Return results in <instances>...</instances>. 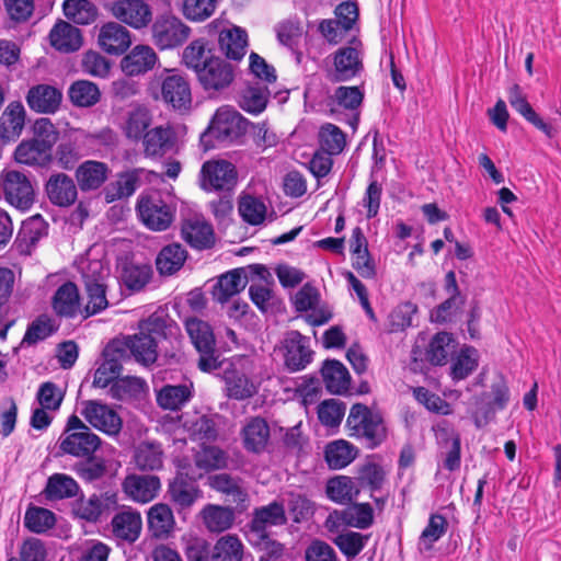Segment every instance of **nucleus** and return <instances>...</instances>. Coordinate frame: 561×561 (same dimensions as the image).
<instances>
[{"instance_id": "nucleus-1", "label": "nucleus", "mask_w": 561, "mask_h": 561, "mask_svg": "<svg viewBox=\"0 0 561 561\" xmlns=\"http://www.w3.org/2000/svg\"><path fill=\"white\" fill-rule=\"evenodd\" d=\"M168 318L163 313L154 312L139 323V331L128 335L121 343L124 352H130L135 359L144 365L153 364L158 357V342L165 336Z\"/></svg>"}, {"instance_id": "nucleus-2", "label": "nucleus", "mask_w": 561, "mask_h": 561, "mask_svg": "<svg viewBox=\"0 0 561 561\" xmlns=\"http://www.w3.org/2000/svg\"><path fill=\"white\" fill-rule=\"evenodd\" d=\"M248 121L234 108H218L208 126L202 134L201 142L205 149L219 145H230L240 139L247 131Z\"/></svg>"}, {"instance_id": "nucleus-3", "label": "nucleus", "mask_w": 561, "mask_h": 561, "mask_svg": "<svg viewBox=\"0 0 561 561\" xmlns=\"http://www.w3.org/2000/svg\"><path fill=\"white\" fill-rule=\"evenodd\" d=\"M346 426L350 431V436L363 439L368 448L377 447L387 436V430L381 415L360 403H356L351 408Z\"/></svg>"}, {"instance_id": "nucleus-4", "label": "nucleus", "mask_w": 561, "mask_h": 561, "mask_svg": "<svg viewBox=\"0 0 561 561\" xmlns=\"http://www.w3.org/2000/svg\"><path fill=\"white\" fill-rule=\"evenodd\" d=\"M101 446V438L83 421L72 414L60 437V449L77 458L90 459Z\"/></svg>"}, {"instance_id": "nucleus-5", "label": "nucleus", "mask_w": 561, "mask_h": 561, "mask_svg": "<svg viewBox=\"0 0 561 561\" xmlns=\"http://www.w3.org/2000/svg\"><path fill=\"white\" fill-rule=\"evenodd\" d=\"M186 332L199 354L198 368L210 373L221 366L219 354L216 351V339L210 324L198 318L185 321Z\"/></svg>"}, {"instance_id": "nucleus-6", "label": "nucleus", "mask_w": 561, "mask_h": 561, "mask_svg": "<svg viewBox=\"0 0 561 561\" xmlns=\"http://www.w3.org/2000/svg\"><path fill=\"white\" fill-rule=\"evenodd\" d=\"M149 25L151 43L160 50L181 47L191 35V27L172 13L158 14Z\"/></svg>"}, {"instance_id": "nucleus-7", "label": "nucleus", "mask_w": 561, "mask_h": 561, "mask_svg": "<svg viewBox=\"0 0 561 561\" xmlns=\"http://www.w3.org/2000/svg\"><path fill=\"white\" fill-rule=\"evenodd\" d=\"M238 183V171L230 161L211 159L203 163L199 186L205 192H232Z\"/></svg>"}, {"instance_id": "nucleus-8", "label": "nucleus", "mask_w": 561, "mask_h": 561, "mask_svg": "<svg viewBox=\"0 0 561 561\" xmlns=\"http://www.w3.org/2000/svg\"><path fill=\"white\" fill-rule=\"evenodd\" d=\"M137 210L144 225L153 231L167 230L175 217V207L158 193L141 196Z\"/></svg>"}, {"instance_id": "nucleus-9", "label": "nucleus", "mask_w": 561, "mask_h": 561, "mask_svg": "<svg viewBox=\"0 0 561 561\" xmlns=\"http://www.w3.org/2000/svg\"><path fill=\"white\" fill-rule=\"evenodd\" d=\"M363 70L360 50L353 46L341 47L332 54V66L328 69L327 78L331 82L350 81Z\"/></svg>"}, {"instance_id": "nucleus-10", "label": "nucleus", "mask_w": 561, "mask_h": 561, "mask_svg": "<svg viewBox=\"0 0 561 561\" xmlns=\"http://www.w3.org/2000/svg\"><path fill=\"white\" fill-rule=\"evenodd\" d=\"M80 413L91 426L107 435H117L122 430L123 422L117 412L99 400L82 401Z\"/></svg>"}, {"instance_id": "nucleus-11", "label": "nucleus", "mask_w": 561, "mask_h": 561, "mask_svg": "<svg viewBox=\"0 0 561 561\" xmlns=\"http://www.w3.org/2000/svg\"><path fill=\"white\" fill-rule=\"evenodd\" d=\"M373 523L374 510L371 505L369 503H355L343 510L331 512L325 520V526L330 531L337 530L340 527L367 529Z\"/></svg>"}, {"instance_id": "nucleus-12", "label": "nucleus", "mask_w": 561, "mask_h": 561, "mask_svg": "<svg viewBox=\"0 0 561 561\" xmlns=\"http://www.w3.org/2000/svg\"><path fill=\"white\" fill-rule=\"evenodd\" d=\"M1 191L12 206L25 210L34 203V190L26 175L19 171H8L1 175Z\"/></svg>"}, {"instance_id": "nucleus-13", "label": "nucleus", "mask_w": 561, "mask_h": 561, "mask_svg": "<svg viewBox=\"0 0 561 561\" xmlns=\"http://www.w3.org/2000/svg\"><path fill=\"white\" fill-rule=\"evenodd\" d=\"M161 80L162 100L174 110L183 111L192 104V93L187 79L175 70L164 69Z\"/></svg>"}, {"instance_id": "nucleus-14", "label": "nucleus", "mask_w": 561, "mask_h": 561, "mask_svg": "<svg viewBox=\"0 0 561 561\" xmlns=\"http://www.w3.org/2000/svg\"><path fill=\"white\" fill-rule=\"evenodd\" d=\"M111 13L135 30L146 28L152 21L151 7L145 0H116L111 7Z\"/></svg>"}, {"instance_id": "nucleus-15", "label": "nucleus", "mask_w": 561, "mask_h": 561, "mask_svg": "<svg viewBox=\"0 0 561 561\" xmlns=\"http://www.w3.org/2000/svg\"><path fill=\"white\" fill-rule=\"evenodd\" d=\"M201 85L207 92H217L226 89L233 80L231 65L220 57L208 60L204 67L195 72Z\"/></svg>"}, {"instance_id": "nucleus-16", "label": "nucleus", "mask_w": 561, "mask_h": 561, "mask_svg": "<svg viewBox=\"0 0 561 561\" xmlns=\"http://www.w3.org/2000/svg\"><path fill=\"white\" fill-rule=\"evenodd\" d=\"M156 173L141 168L133 169L118 174L115 182L105 186L103 194L107 203L128 198L141 185L144 180L150 181Z\"/></svg>"}, {"instance_id": "nucleus-17", "label": "nucleus", "mask_w": 561, "mask_h": 561, "mask_svg": "<svg viewBox=\"0 0 561 561\" xmlns=\"http://www.w3.org/2000/svg\"><path fill=\"white\" fill-rule=\"evenodd\" d=\"M45 192L49 202L58 207H69L78 199V184L64 172L50 174L45 184Z\"/></svg>"}, {"instance_id": "nucleus-18", "label": "nucleus", "mask_w": 561, "mask_h": 561, "mask_svg": "<svg viewBox=\"0 0 561 561\" xmlns=\"http://www.w3.org/2000/svg\"><path fill=\"white\" fill-rule=\"evenodd\" d=\"M100 48L108 55H123L131 45V34L117 22L103 24L98 34Z\"/></svg>"}, {"instance_id": "nucleus-19", "label": "nucleus", "mask_w": 561, "mask_h": 561, "mask_svg": "<svg viewBox=\"0 0 561 561\" xmlns=\"http://www.w3.org/2000/svg\"><path fill=\"white\" fill-rule=\"evenodd\" d=\"M25 100L32 111L54 114L60 107L62 92L54 85L41 83L28 89Z\"/></svg>"}, {"instance_id": "nucleus-20", "label": "nucleus", "mask_w": 561, "mask_h": 561, "mask_svg": "<svg viewBox=\"0 0 561 561\" xmlns=\"http://www.w3.org/2000/svg\"><path fill=\"white\" fill-rule=\"evenodd\" d=\"M51 308L59 317L68 319L82 317L83 306L77 285L72 282L60 285L51 297Z\"/></svg>"}, {"instance_id": "nucleus-21", "label": "nucleus", "mask_w": 561, "mask_h": 561, "mask_svg": "<svg viewBox=\"0 0 561 561\" xmlns=\"http://www.w3.org/2000/svg\"><path fill=\"white\" fill-rule=\"evenodd\" d=\"M285 363L294 371L304 369L312 357L309 348V339L298 331H290L284 340Z\"/></svg>"}, {"instance_id": "nucleus-22", "label": "nucleus", "mask_w": 561, "mask_h": 561, "mask_svg": "<svg viewBox=\"0 0 561 561\" xmlns=\"http://www.w3.org/2000/svg\"><path fill=\"white\" fill-rule=\"evenodd\" d=\"M286 523L287 516L284 503L273 501L267 505L254 510L250 527L253 533L264 539L268 528L283 526Z\"/></svg>"}, {"instance_id": "nucleus-23", "label": "nucleus", "mask_w": 561, "mask_h": 561, "mask_svg": "<svg viewBox=\"0 0 561 561\" xmlns=\"http://www.w3.org/2000/svg\"><path fill=\"white\" fill-rule=\"evenodd\" d=\"M158 62V55L148 45H136L121 60V69L128 77H137L152 70Z\"/></svg>"}, {"instance_id": "nucleus-24", "label": "nucleus", "mask_w": 561, "mask_h": 561, "mask_svg": "<svg viewBox=\"0 0 561 561\" xmlns=\"http://www.w3.org/2000/svg\"><path fill=\"white\" fill-rule=\"evenodd\" d=\"M160 479L154 474H130L123 482L124 492L133 501L148 503L159 493Z\"/></svg>"}, {"instance_id": "nucleus-25", "label": "nucleus", "mask_w": 561, "mask_h": 561, "mask_svg": "<svg viewBox=\"0 0 561 561\" xmlns=\"http://www.w3.org/2000/svg\"><path fill=\"white\" fill-rule=\"evenodd\" d=\"M110 173L111 169L105 162L87 160L78 165L75 178L82 192H92L103 186Z\"/></svg>"}, {"instance_id": "nucleus-26", "label": "nucleus", "mask_w": 561, "mask_h": 561, "mask_svg": "<svg viewBox=\"0 0 561 561\" xmlns=\"http://www.w3.org/2000/svg\"><path fill=\"white\" fill-rule=\"evenodd\" d=\"M511 106L520 114L534 127L542 131L548 138H553L558 130L551 124L546 123L533 108L526 95L518 84H514L508 91Z\"/></svg>"}, {"instance_id": "nucleus-27", "label": "nucleus", "mask_w": 561, "mask_h": 561, "mask_svg": "<svg viewBox=\"0 0 561 561\" xmlns=\"http://www.w3.org/2000/svg\"><path fill=\"white\" fill-rule=\"evenodd\" d=\"M270 436V426L267 422L260 416H253L247 420L241 430L243 447L247 451L253 454H261L266 449Z\"/></svg>"}, {"instance_id": "nucleus-28", "label": "nucleus", "mask_w": 561, "mask_h": 561, "mask_svg": "<svg viewBox=\"0 0 561 561\" xmlns=\"http://www.w3.org/2000/svg\"><path fill=\"white\" fill-rule=\"evenodd\" d=\"M152 124L150 110L141 104L131 106L125 114L121 125L125 137L131 141H140Z\"/></svg>"}, {"instance_id": "nucleus-29", "label": "nucleus", "mask_w": 561, "mask_h": 561, "mask_svg": "<svg viewBox=\"0 0 561 561\" xmlns=\"http://www.w3.org/2000/svg\"><path fill=\"white\" fill-rule=\"evenodd\" d=\"M174 130L170 126H157L147 130L141 139L146 157H162L174 146Z\"/></svg>"}, {"instance_id": "nucleus-30", "label": "nucleus", "mask_w": 561, "mask_h": 561, "mask_svg": "<svg viewBox=\"0 0 561 561\" xmlns=\"http://www.w3.org/2000/svg\"><path fill=\"white\" fill-rule=\"evenodd\" d=\"M47 228L48 225L41 215L23 221L15 240L19 251L30 254L36 243L47 234Z\"/></svg>"}, {"instance_id": "nucleus-31", "label": "nucleus", "mask_w": 561, "mask_h": 561, "mask_svg": "<svg viewBox=\"0 0 561 561\" xmlns=\"http://www.w3.org/2000/svg\"><path fill=\"white\" fill-rule=\"evenodd\" d=\"M50 45L64 53L78 50L82 46V35L78 27L66 21H59L49 32Z\"/></svg>"}, {"instance_id": "nucleus-32", "label": "nucleus", "mask_w": 561, "mask_h": 561, "mask_svg": "<svg viewBox=\"0 0 561 561\" xmlns=\"http://www.w3.org/2000/svg\"><path fill=\"white\" fill-rule=\"evenodd\" d=\"M111 525L112 533L117 539L131 543L139 538L142 520L138 512L128 510L117 513Z\"/></svg>"}, {"instance_id": "nucleus-33", "label": "nucleus", "mask_w": 561, "mask_h": 561, "mask_svg": "<svg viewBox=\"0 0 561 561\" xmlns=\"http://www.w3.org/2000/svg\"><path fill=\"white\" fill-rule=\"evenodd\" d=\"M327 390L334 394H345L351 387V376L347 368L336 359H328L321 369Z\"/></svg>"}, {"instance_id": "nucleus-34", "label": "nucleus", "mask_w": 561, "mask_h": 561, "mask_svg": "<svg viewBox=\"0 0 561 561\" xmlns=\"http://www.w3.org/2000/svg\"><path fill=\"white\" fill-rule=\"evenodd\" d=\"M148 528L154 538L167 539L175 528L173 512L169 505L158 503L151 506L147 514Z\"/></svg>"}, {"instance_id": "nucleus-35", "label": "nucleus", "mask_w": 561, "mask_h": 561, "mask_svg": "<svg viewBox=\"0 0 561 561\" xmlns=\"http://www.w3.org/2000/svg\"><path fill=\"white\" fill-rule=\"evenodd\" d=\"M25 123V108L19 101L9 103L0 118V137L12 141L20 137Z\"/></svg>"}, {"instance_id": "nucleus-36", "label": "nucleus", "mask_w": 561, "mask_h": 561, "mask_svg": "<svg viewBox=\"0 0 561 561\" xmlns=\"http://www.w3.org/2000/svg\"><path fill=\"white\" fill-rule=\"evenodd\" d=\"M14 157L19 163L27 165L46 167L53 161L51 149L37 139L22 141Z\"/></svg>"}, {"instance_id": "nucleus-37", "label": "nucleus", "mask_w": 561, "mask_h": 561, "mask_svg": "<svg viewBox=\"0 0 561 561\" xmlns=\"http://www.w3.org/2000/svg\"><path fill=\"white\" fill-rule=\"evenodd\" d=\"M248 284V276L243 268H236L221 275L214 288L215 300L220 304L227 302L231 297L242 291Z\"/></svg>"}, {"instance_id": "nucleus-38", "label": "nucleus", "mask_w": 561, "mask_h": 561, "mask_svg": "<svg viewBox=\"0 0 561 561\" xmlns=\"http://www.w3.org/2000/svg\"><path fill=\"white\" fill-rule=\"evenodd\" d=\"M194 393L193 383L167 385L157 393V402L164 410L176 411L184 407Z\"/></svg>"}, {"instance_id": "nucleus-39", "label": "nucleus", "mask_w": 561, "mask_h": 561, "mask_svg": "<svg viewBox=\"0 0 561 561\" xmlns=\"http://www.w3.org/2000/svg\"><path fill=\"white\" fill-rule=\"evenodd\" d=\"M183 239L195 249H207L214 244L213 227L204 220L187 219L182 225Z\"/></svg>"}, {"instance_id": "nucleus-40", "label": "nucleus", "mask_w": 561, "mask_h": 561, "mask_svg": "<svg viewBox=\"0 0 561 561\" xmlns=\"http://www.w3.org/2000/svg\"><path fill=\"white\" fill-rule=\"evenodd\" d=\"M186 259L187 252L180 243L168 244L157 255V271L163 276L173 275L183 267Z\"/></svg>"}, {"instance_id": "nucleus-41", "label": "nucleus", "mask_w": 561, "mask_h": 561, "mask_svg": "<svg viewBox=\"0 0 561 561\" xmlns=\"http://www.w3.org/2000/svg\"><path fill=\"white\" fill-rule=\"evenodd\" d=\"M218 42L221 53L229 59L240 60L245 55L248 35L241 27L233 26L221 31Z\"/></svg>"}, {"instance_id": "nucleus-42", "label": "nucleus", "mask_w": 561, "mask_h": 561, "mask_svg": "<svg viewBox=\"0 0 561 561\" xmlns=\"http://www.w3.org/2000/svg\"><path fill=\"white\" fill-rule=\"evenodd\" d=\"M360 489L356 481L347 476H336L327 482L328 497L337 504H348L358 496Z\"/></svg>"}, {"instance_id": "nucleus-43", "label": "nucleus", "mask_w": 561, "mask_h": 561, "mask_svg": "<svg viewBox=\"0 0 561 561\" xmlns=\"http://www.w3.org/2000/svg\"><path fill=\"white\" fill-rule=\"evenodd\" d=\"M203 523L210 533L228 530L234 522V511L215 504H207L201 512Z\"/></svg>"}, {"instance_id": "nucleus-44", "label": "nucleus", "mask_w": 561, "mask_h": 561, "mask_svg": "<svg viewBox=\"0 0 561 561\" xmlns=\"http://www.w3.org/2000/svg\"><path fill=\"white\" fill-rule=\"evenodd\" d=\"M244 546L237 535L221 536L210 551V561H242Z\"/></svg>"}, {"instance_id": "nucleus-45", "label": "nucleus", "mask_w": 561, "mask_h": 561, "mask_svg": "<svg viewBox=\"0 0 561 561\" xmlns=\"http://www.w3.org/2000/svg\"><path fill=\"white\" fill-rule=\"evenodd\" d=\"M209 485L217 492L225 494L232 503L241 504L248 500V493L241 485V480L227 473L209 477Z\"/></svg>"}, {"instance_id": "nucleus-46", "label": "nucleus", "mask_w": 561, "mask_h": 561, "mask_svg": "<svg viewBox=\"0 0 561 561\" xmlns=\"http://www.w3.org/2000/svg\"><path fill=\"white\" fill-rule=\"evenodd\" d=\"M357 456V449L346 440L339 439L327 445L324 457L331 469H342L348 466Z\"/></svg>"}, {"instance_id": "nucleus-47", "label": "nucleus", "mask_w": 561, "mask_h": 561, "mask_svg": "<svg viewBox=\"0 0 561 561\" xmlns=\"http://www.w3.org/2000/svg\"><path fill=\"white\" fill-rule=\"evenodd\" d=\"M71 103L78 107H91L101 99L99 87L88 80L75 81L68 90Z\"/></svg>"}, {"instance_id": "nucleus-48", "label": "nucleus", "mask_w": 561, "mask_h": 561, "mask_svg": "<svg viewBox=\"0 0 561 561\" xmlns=\"http://www.w3.org/2000/svg\"><path fill=\"white\" fill-rule=\"evenodd\" d=\"M62 10L68 20L80 25L91 24L98 18V8L90 0H66Z\"/></svg>"}, {"instance_id": "nucleus-49", "label": "nucleus", "mask_w": 561, "mask_h": 561, "mask_svg": "<svg viewBox=\"0 0 561 561\" xmlns=\"http://www.w3.org/2000/svg\"><path fill=\"white\" fill-rule=\"evenodd\" d=\"M238 210L247 224L259 226L265 220L267 208L261 198L251 194H242L239 197Z\"/></svg>"}, {"instance_id": "nucleus-50", "label": "nucleus", "mask_w": 561, "mask_h": 561, "mask_svg": "<svg viewBox=\"0 0 561 561\" xmlns=\"http://www.w3.org/2000/svg\"><path fill=\"white\" fill-rule=\"evenodd\" d=\"M151 277L152 268L149 264L126 263L121 274L122 283L131 291L144 289Z\"/></svg>"}, {"instance_id": "nucleus-51", "label": "nucleus", "mask_w": 561, "mask_h": 561, "mask_svg": "<svg viewBox=\"0 0 561 561\" xmlns=\"http://www.w3.org/2000/svg\"><path fill=\"white\" fill-rule=\"evenodd\" d=\"M113 496L92 495L82 499L76 507V514L88 522H96L101 515L114 504Z\"/></svg>"}, {"instance_id": "nucleus-52", "label": "nucleus", "mask_w": 561, "mask_h": 561, "mask_svg": "<svg viewBox=\"0 0 561 561\" xmlns=\"http://www.w3.org/2000/svg\"><path fill=\"white\" fill-rule=\"evenodd\" d=\"M78 490L75 479L64 473H55L48 478L45 494L49 500H61L77 495Z\"/></svg>"}, {"instance_id": "nucleus-53", "label": "nucleus", "mask_w": 561, "mask_h": 561, "mask_svg": "<svg viewBox=\"0 0 561 561\" xmlns=\"http://www.w3.org/2000/svg\"><path fill=\"white\" fill-rule=\"evenodd\" d=\"M215 56L211 54V49L208 47V43L204 38H198L191 42L187 45L182 54L183 64L197 72L198 68L201 69L208 62V60L214 59Z\"/></svg>"}, {"instance_id": "nucleus-54", "label": "nucleus", "mask_w": 561, "mask_h": 561, "mask_svg": "<svg viewBox=\"0 0 561 561\" xmlns=\"http://www.w3.org/2000/svg\"><path fill=\"white\" fill-rule=\"evenodd\" d=\"M103 356L102 365L106 366V373L115 382L119 379L122 364L125 360H129L130 355L124 352V344L121 343V340H113L104 348Z\"/></svg>"}, {"instance_id": "nucleus-55", "label": "nucleus", "mask_w": 561, "mask_h": 561, "mask_svg": "<svg viewBox=\"0 0 561 561\" xmlns=\"http://www.w3.org/2000/svg\"><path fill=\"white\" fill-rule=\"evenodd\" d=\"M103 356L102 365L106 366V373L115 382L119 379L122 364L125 360H129L130 355L124 352V344L121 343V340H113L104 348Z\"/></svg>"}, {"instance_id": "nucleus-56", "label": "nucleus", "mask_w": 561, "mask_h": 561, "mask_svg": "<svg viewBox=\"0 0 561 561\" xmlns=\"http://www.w3.org/2000/svg\"><path fill=\"white\" fill-rule=\"evenodd\" d=\"M103 356L102 365L106 366V373L115 382L119 379L122 364L125 360H129L130 355L124 352V344L121 343V340H113L104 348Z\"/></svg>"}, {"instance_id": "nucleus-57", "label": "nucleus", "mask_w": 561, "mask_h": 561, "mask_svg": "<svg viewBox=\"0 0 561 561\" xmlns=\"http://www.w3.org/2000/svg\"><path fill=\"white\" fill-rule=\"evenodd\" d=\"M162 449L160 445L141 443L134 454V461L139 470H157L162 467Z\"/></svg>"}, {"instance_id": "nucleus-58", "label": "nucleus", "mask_w": 561, "mask_h": 561, "mask_svg": "<svg viewBox=\"0 0 561 561\" xmlns=\"http://www.w3.org/2000/svg\"><path fill=\"white\" fill-rule=\"evenodd\" d=\"M451 334L438 332L431 340L426 350V359L432 365H445L449 355L454 352Z\"/></svg>"}, {"instance_id": "nucleus-59", "label": "nucleus", "mask_w": 561, "mask_h": 561, "mask_svg": "<svg viewBox=\"0 0 561 561\" xmlns=\"http://www.w3.org/2000/svg\"><path fill=\"white\" fill-rule=\"evenodd\" d=\"M448 522L440 514H432L428 518L427 526L423 529L419 537V547L421 550H432L434 543L438 541L447 531Z\"/></svg>"}, {"instance_id": "nucleus-60", "label": "nucleus", "mask_w": 561, "mask_h": 561, "mask_svg": "<svg viewBox=\"0 0 561 561\" xmlns=\"http://www.w3.org/2000/svg\"><path fill=\"white\" fill-rule=\"evenodd\" d=\"M270 91L265 85L255 83L243 90L240 99V106L253 114H259L266 107Z\"/></svg>"}, {"instance_id": "nucleus-61", "label": "nucleus", "mask_w": 561, "mask_h": 561, "mask_svg": "<svg viewBox=\"0 0 561 561\" xmlns=\"http://www.w3.org/2000/svg\"><path fill=\"white\" fill-rule=\"evenodd\" d=\"M195 466L204 471H211L227 466V456L216 446L203 445L194 455Z\"/></svg>"}, {"instance_id": "nucleus-62", "label": "nucleus", "mask_w": 561, "mask_h": 561, "mask_svg": "<svg viewBox=\"0 0 561 561\" xmlns=\"http://www.w3.org/2000/svg\"><path fill=\"white\" fill-rule=\"evenodd\" d=\"M84 291L87 304L83 306V319H88L107 308L106 284L84 285Z\"/></svg>"}, {"instance_id": "nucleus-63", "label": "nucleus", "mask_w": 561, "mask_h": 561, "mask_svg": "<svg viewBox=\"0 0 561 561\" xmlns=\"http://www.w3.org/2000/svg\"><path fill=\"white\" fill-rule=\"evenodd\" d=\"M369 536L356 531H344L339 534L333 542L339 547L341 552L348 559H353L364 549Z\"/></svg>"}, {"instance_id": "nucleus-64", "label": "nucleus", "mask_w": 561, "mask_h": 561, "mask_svg": "<svg viewBox=\"0 0 561 561\" xmlns=\"http://www.w3.org/2000/svg\"><path fill=\"white\" fill-rule=\"evenodd\" d=\"M82 158L80 146L77 141L68 139L62 140L56 148L53 159L62 170H73Z\"/></svg>"}]
</instances>
